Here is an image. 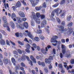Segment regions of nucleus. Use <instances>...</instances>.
Instances as JSON below:
<instances>
[{"label":"nucleus","instance_id":"nucleus-4","mask_svg":"<svg viewBox=\"0 0 74 74\" xmlns=\"http://www.w3.org/2000/svg\"><path fill=\"white\" fill-rule=\"evenodd\" d=\"M29 1L32 5V7H35L36 5L39 3V0H36V3H35V0H29Z\"/></svg>","mask_w":74,"mask_h":74},{"label":"nucleus","instance_id":"nucleus-59","mask_svg":"<svg viewBox=\"0 0 74 74\" xmlns=\"http://www.w3.org/2000/svg\"><path fill=\"white\" fill-rule=\"evenodd\" d=\"M35 69L36 70V72L38 73V69L37 67H36L35 68Z\"/></svg>","mask_w":74,"mask_h":74},{"label":"nucleus","instance_id":"nucleus-5","mask_svg":"<svg viewBox=\"0 0 74 74\" xmlns=\"http://www.w3.org/2000/svg\"><path fill=\"white\" fill-rule=\"evenodd\" d=\"M58 28H60V29H59V31L60 33H63V32H67V28H65L64 29V28L63 26L58 25Z\"/></svg>","mask_w":74,"mask_h":74},{"label":"nucleus","instance_id":"nucleus-1","mask_svg":"<svg viewBox=\"0 0 74 74\" xmlns=\"http://www.w3.org/2000/svg\"><path fill=\"white\" fill-rule=\"evenodd\" d=\"M26 58L28 61L30 62L29 63H31V65L32 66H33V62L31 60H30V59H29V58L28 56H26L25 55H23L22 56L21 58V59L22 61H25L26 60Z\"/></svg>","mask_w":74,"mask_h":74},{"label":"nucleus","instance_id":"nucleus-43","mask_svg":"<svg viewBox=\"0 0 74 74\" xmlns=\"http://www.w3.org/2000/svg\"><path fill=\"white\" fill-rule=\"evenodd\" d=\"M29 49H25V51L26 52H27V53H30V51Z\"/></svg>","mask_w":74,"mask_h":74},{"label":"nucleus","instance_id":"nucleus-41","mask_svg":"<svg viewBox=\"0 0 74 74\" xmlns=\"http://www.w3.org/2000/svg\"><path fill=\"white\" fill-rule=\"evenodd\" d=\"M25 47L27 49H30V45L29 44H27Z\"/></svg>","mask_w":74,"mask_h":74},{"label":"nucleus","instance_id":"nucleus-17","mask_svg":"<svg viewBox=\"0 0 74 74\" xmlns=\"http://www.w3.org/2000/svg\"><path fill=\"white\" fill-rule=\"evenodd\" d=\"M16 6L17 8H19L21 6V3L20 1H18L16 3Z\"/></svg>","mask_w":74,"mask_h":74},{"label":"nucleus","instance_id":"nucleus-63","mask_svg":"<svg viewBox=\"0 0 74 74\" xmlns=\"http://www.w3.org/2000/svg\"><path fill=\"white\" fill-rule=\"evenodd\" d=\"M61 42L62 43H65V39H62Z\"/></svg>","mask_w":74,"mask_h":74},{"label":"nucleus","instance_id":"nucleus-38","mask_svg":"<svg viewBox=\"0 0 74 74\" xmlns=\"http://www.w3.org/2000/svg\"><path fill=\"white\" fill-rule=\"evenodd\" d=\"M36 15L37 18H40V16L41 15H40V13L37 12L36 13Z\"/></svg>","mask_w":74,"mask_h":74},{"label":"nucleus","instance_id":"nucleus-61","mask_svg":"<svg viewBox=\"0 0 74 74\" xmlns=\"http://www.w3.org/2000/svg\"><path fill=\"white\" fill-rule=\"evenodd\" d=\"M21 20H23V21H26L27 20V18H23L21 19Z\"/></svg>","mask_w":74,"mask_h":74},{"label":"nucleus","instance_id":"nucleus-18","mask_svg":"<svg viewBox=\"0 0 74 74\" xmlns=\"http://www.w3.org/2000/svg\"><path fill=\"white\" fill-rule=\"evenodd\" d=\"M11 61L13 63V65L14 66H16V61L14 58L12 57L11 58Z\"/></svg>","mask_w":74,"mask_h":74},{"label":"nucleus","instance_id":"nucleus-2","mask_svg":"<svg viewBox=\"0 0 74 74\" xmlns=\"http://www.w3.org/2000/svg\"><path fill=\"white\" fill-rule=\"evenodd\" d=\"M53 56H50L49 58L45 59V62L46 64H49L51 63V60H53Z\"/></svg>","mask_w":74,"mask_h":74},{"label":"nucleus","instance_id":"nucleus-21","mask_svg":"<svg viewBox=\"0 0 74 74\" xmlns=\"http://www.w3.org/2000/svg\"><path fill=\"white\" fill-rule=\"evenodd\" d=\"M23 25L24 27H25V28H28L29 27V25H28V23L27 22H24L23 23Z\"/></svg>","mask_w":74,"mask_h":74},{"label":"nucleus","instance_id":"nucleus-15","mask_svg":"<svg viewBox=\"0 0 74 74\" xmlns=\"http://www.w3.org/2000/svg\"><path fill=\"white\" fill-rule=\"evenodd\" d=\"M0 43L2 45H5V42L3 39H1L0 40Z\"/></svg>","mask_w":74,"mask_h":74},{"label":"nucleus","instance_id":"nucleus-40","mask_svg":"<svg viewBox=\"0 0 74 74\" xmlns=\"http://www.w3.org/2000/svg\"><path fill=\"white\" fill-rule=\"evenodd\" d=\"M18 42L19 44L20 45H24V43H22V42H21V41H18Z\"/></svg>","mask_w":74,"mask_h":74},{"label":"nucleus","instance_id":"nucleus-50","mask_svg":"<svg viewBox=\"0 0 74 74\" xmlns=\"http://www.w3.org/2000/svg\"><path fill=\"white\" fill-rule=\"evenodd\" d=\"M41 65L43 67H45V62H41Z\"/></svg>","mask_w":74,"mask_h":74},{"label":"nucleus","instance_id":"nucleus-3","mask_svg":"<svg viewBox=\"0 0 74 74\" xmlns=\"http://www.w3.org/2000/svg\"><path fill=\"white\" fill-rule=\"evenodd\" d=\"M32 15L34 16L33 17L35 21L38 24H40V20L37 18L36 16V15H35V13L34 12H32Z\"/></svg>","mask_w":74,"mask_h":74},{"label":"nucleus","instance_id":"nucleus-20","mask_svg":"<svg viewBox=\"0 0 74 74\" xmlns=\"http://www.w3.org/2000/svg\"><path fill=\"white\" fill-rule=\"evenodd\" d=\"M3 62L5 64H7L8 63V58L4 59L3 60Z\"/></svg>","mask_w":74,"mask_h":74},{"label":"nucleus","instance_id":"nucleus-25","mask_svg":"<svg viewBox=\"0 0 74 74\" xmlns=\"http://www.w3.org/2000/svg\"><path fill=\"white\" fill-rule=\"evenodd\" d=\"M51 42H58V41H56V39L54 38H52L51 40Z\"/></svg>","mask_w":74,"mask_h":74},{"label":"nucleus","instance_id":"nucleus-30","mask_svg":"<svg viewBox=\"0 0 74 74\" xmlns=\"http://www.w3.org/2000/svg\"><path fill=\"white\" fill-rule=\"evenodd\" d=\"M21 65L23 67H25V68H27V66H26L25 64L23 63V62H22L21 63Z\"/></svg>","mask_w":74,"mask_h":74},{"label":"nucleus","instance_id":"nucleus-39","mask_svg":"<svg viewBox=\"0 0 74 74\" xmlns=\"http://www.w3.org/2000/svg\"><path fill=\"white\" fill-rule=\"evenodd\" d=\"M73 22H70L68 25V26L69 27H71V26H73Z\"/></svg>","mask_w":74,"mask_h":74},{"label":"nucleus","instance_id":"nucleus-53","mask_svg":"<svg viewBox=\"0 0 74 74\" xmlns=\"http://www.w3.org/2000/svg\"><path fill=\"white\" fill-rule=\"evenodd\" d=\"M42 7L43 8H45L47 7V4L45 3V2H44L42 5Z\"/></svg>","mask_w":74,"mask_h":74},{"label":"nucleus","instance_id":"nucleus-58","mask_svg":"<svg viewBox=\"0 0 74 74\" xmlns=\"http://www.w3.org/2000/svg\"><path fill=\"white\" fill-rule=\"evenodd\" d=\"M6 44L8 45H9L10 46V43H9V41H8V40H6Z\"/></svg>","mask_w":74,"mask_h":74},{"label":"nucleus","instance_id":"nucleus-32","mask_svg":"<svg viewBox=\"0 0 74 74\" xmlns=\"http://www.w3.org/2000/svg\"><path fill=\"white\" fill-rule=\"evenodd\" d=\"M20 69L21 70H22L23 73V74H26V73L25 72V71L24 70V68L23 67H21L20 68Z\"/></svg>","mask_w":74,"mask_h":74},{"label":"nucleus","instance_id":"nucleus-10","mask_svg":"<svg viewBox=\"0 0 74 74\" xmlns=\"http://www.w3.org/2000/svg\"><path fill=\"white\" fill-rule=\"evenodd\" d=\"M67 30H68L67 32V33L68 34H71L73 33V31L72 30V28H71V27H68Z\"/></svg>","mask_w":74,"mask_h":74},{"label":"nucleus","instance_id":"nucleus-44","mask_svg":"<svg viewBox=\"0 0 74 74\" xmlns=\"http://www.w3.org/2000/svg\"><path fill=\"white\" fill-rule=\"evenodd\" d=\"M56 20L58 23H60L61 21H60V20L59 18L57 17L56 18Z\"/></svg>","mask_w":74,"mask_h":74},{"label":"nucleus","instance_id":"nucleus-24","mask_svg":"<svg viewBox=\"0 0 74 74\" xmlns=\"http://www.w3.org/2000/svg\"><path fill=\"white\" fill-rule=\"evenodd\" d=\"M3 21L4 23H6L7 22V18L5 16H4L3 17Z\"/></svg>","mask_w":74,"mask_h":74},{"label":"nucleus","instance_id":"nucleus-27","mask_svg":"<svg viewBox=\"0 0 74 74\" xmlns=\"http://www.w3.org/2000/svg\"><path fill=\"white\" fill-rule=\"evenodd\" d=\"M20 65L19 64H18L16 66L15 69L16 70H20Z\"/></svg>","mask_w":74,"mask_h":74},{"label":"nucleus","instance_id":"nucleus-33","mask_svg":"<svg viewBox=\"0 0 74 74\" xmlns=\"http://www.w3.org/2000/svg\"><path fill=\"white\" fill-rule=\"evenodd\" d=\"M72 17L71 16H69L66 18V20L67 21H70Z\"/></svg>","mask_w":74,"mask_h":74},{"label":"nucleus","instance_id":"nucleus-34","mask_svg":"<svg viewBox=\"0 0 74 74\" xmlns=\"http://www.w3.org/2000/svg\"><path fill=\"white\" fill-rule=\"evenodd\" d=\"M58 66L60 69L63 68V65L62 64H59L58 65Z\"/></svg>","mask_w":74,"mask_h":74},{"label":"nucleus","instance_id":"nucleus-48","mask_svg":"<svg viewBox=\"0 0 74 74\" xmlns=\"http://www.w3.org/2000/svg\"><path fill=\"white\" fill-rule=\"evenodd\" d=\"M9 72L10 73V74H16L14 72H12V71L11 70H9Z\"/></svg>","mask_w":74,"mask_h":74},{"label":"nucleus","instance_id":"nucleus-36","mask_svg":"<svg viewBox=\"0 0 74 74\" xmlns=\"http://www.w3.org/2000/svg\"><path fill=\"white\" fill-rule=\"evenodd\" d=\"M39 37L41 40H44V39H45V38H44V36H43L42 35H40Z\"/></svg>","mask_w":74,"mask_h":74},{"label":"nucleus","instance_id":"nucleus-26","mask_svg":"<svg viewBox=\"0 0 74 74\" xmlns=\"http://www.w3.org/2000/svg\"><path fill=\"white\" fill-rule=\"evenodd\" d=\"M31 25L32 26H34L35 25V23H34V20L32 19L31 20Z\"/></svg>","mask_w":74,"mask_h":74},{"label":"nucleus","instance_id":"nucleus-64","mask_svg":"<svg viewBox=\"0 0 74 74\" xmlns=\"http://www.w3.org/2000/svg\"><path fill=\"white\" fill-rule=\"evenodd\" d=\"M3 61H2V60L0 59V65H3Z\"/></svg>","mask_w":74,"mask_h":74},{"label":"nucleus","instance_id":"nucleus-51","mask_svg":"<svg viewBox=\"0 0 74 74\" xmlns=\"http://www.w3.org/2000/svg\"><path fill=\"white\" fill-rule=\"evenodd\" d=\"M32 47L34 48H36L37 47V45H36L35 43H34L32 44Z\"/></svg>","mask_w":74,"mask_h":74},{"label":"nucleus","instance_id":"nucleus-12","mask_svg":"<svg viewBox=\"0 0 74 74\" xmlns=\"http://www.w3.org/2000/svg\"><path fill=\"white\" fill-rule=\"evenodd\" d=\"M3 26L4 27H7V30L8 31L10 32V29L9 26H8V23H7L6 24H3Z\"/></svg>","mask_w":74,"mask_h":74},{"label":"nucleus","instance_id":"nucleus-6","mask_svg":"<svg viewBox=\"0 0 74 74\" xmlns=\"http://www.w3.org/2000/svg\"><path fill=\"white\" fill-rule=\"evenodd\" d=\"M47 25V20H44L41 23V27H44Z\"/></svg>","mask_w":74,"mask_h":74},{"label":"nucleus","instance_id":"nucleus-46","mask_svg":"<svg viewBox=\"0 0 74 74\" xmlns=\"http://www.w3.org/2000/svg\"><path fill=\"white\" fill-rule=\"evenodd\" d=\"M17 51L18 52V53H19V54H22V50H21L20 49H18L17 50Z\"/></svg>","mask_w":74,"mask_h":74},{"label":"nucleus","instance_id":"nucleus-31","mask_svg":"<svg viewBox=\"0 0 74 74\" xmlns=\"http://www.w3.org/2000/svg\"><path fill=\"white\" fill-rule=\"evenodd\" d=\"M17 22L19 23H21L22 22V21H21V18L20 17H17Z\"/></svg>","mask_w":74,"mask_h":74},{"label":"nucleus","instance_id":"nucleus-29","mask_svg":"<svg viewBox=\"0 0 74 74\" xmlns=\"http://www.w3.org/2000/svg\"><path fill=\"white\" fill-rule=\"evenodd\" d=\"M66 3V0H62L60 2V4L62 5L63 4H64Z\"/></svg>","mask_w":74,"mask_h":74},{"label":"nucleus","instance_id":"nucleus-11","mask_svg":"<svg viewBox=\"0 0 74 74\" xmlns=\"http://www.w3.org/2000/svg\"><path fill=\"white\" fill-rule=\"evenodd\" d=\"M17 27L18 28L21 29V30H24V26H23V25L22 24H20L19 25H17Z\"/></svg>","mask_w":74,"mask_h":74},{"label":"nucleus","instance_id":"nucleus-28","mask_svg":"<svg viewBox=\"0 0 74 74\" xmlns=\"http://www.w3.org/2000/svg\"><path fill=\"white\" fill-rule=\"evenodd\" d=\"M40 17L41 19H44L45 18V16L44 14H42L40 15Z\"/></svg>","mask_w":74,"mask_h":74},{"label":"nucleus","instance_id":"nucleus-52","mask_svg":"<svg viewBox=\"0 0 74 74\" xmlns=\"http://www.w3.org/2000/svg\"><path fill=\"white\" fill-rule=\"evenodd\" d=\"M15 35L17 37H19V34L18 32H16L15 33Z\"/></svg>","mask_w":74,"mask_h":74},{"label":"nucleus","instance_id":"nucleus-7","mask_svg":"<svg viewBox=\"0 0 74 74\" xmlns=\"http://www.w3.org/2000/svg\"><path fill=\"white\" fill-rule=\"evenodd\" d=\"M61 48H62V53L63 54H65L66 51V46L64 45H62Z\"/></svg>","mask_w":74,"mask_h":74},{"label":"nucleus","instance_id":"nucleus-37","mask_svg":"<svg viewBox=\"0 0 74 74\" xmlns=\"http://www.w3.org/2000/svg\"><path fill=\"white\" fill-rule=\"evenodd\" d=\"M37 34H41V33H42V30H37Z\"/></svg>","mask_w":74,"mask_h":74},{"label":"nucleus","instance_id":"nucleus-62","mask_svg":"<svg viewBox=\"0 0 74 74\" xmlns=\"http://www.w3.org/2000/svg\"><path fill=\"white\" fill-rule=\"evenodd\" d=\"M12 8H13V10H14V11H15L16 8V7H15V6H12Z\"/></svg>","mask_w":74,"mask_h":74},{"label":"nucleus","instance_id":"nucleus-9","mask_svg":"<svg viewBox=\"0 0 74 74\" xmlns=\"http://www.w3.org/2000/svg\"><path fill=\"white\" fill-rule=\"evenodd\" d=\"M11 17L14 21H15V22H16V19L15 18H16V16L15 13H12Z\"/></svg>","mask_w":74,"mask_h":74},{"label":"nucleus","instance_id":"nucleus-47","mask_svg":"<svg viewBox=\"0 0 74 74\" xmlns=\"http://www.w3.org/2000/svg\"><path fill=\"white\" fill-rule=\"evenodd\" d=\"M70 63L72 64H74V59H72L71 60Z\"/></svg>","mask_w":74,"mask_h":74},{"label":"nucleus","instance_id":"nucleus-23","mask_svg":"<svg viewBox=\"0 0 74 74\" xmlns=\"http://www.w3.org/2000/svg\"><path fill=\"white\" fill-rule=\"evenodd\" d=\"M42 7L41 6H37L35 8V10L36 11H40V10H41Z\"/></svg>","mask_w":74,"mask_h":74},{"label":"nucleus","instance_id":"nucleus-16","mask_svg":"<svg viewBox=\"0 0 74 74\" xmlns=\"http://www.w3.org/2000/svg\"><path fill=\"white\" fill-rule=\"evenodd\" d=\"M27 35L31 39H33V35L31 34V32H28Z\"/></svg>","mask_w":74,"mask_h":74},{"label":"nucleus","instance_id":"nucleus-60","mask_svg":"<svg viewBox=\"0 0 74 74\" xmlns=\"http://www.w3.org/2000/svg\"><path fill=\"white\" fill-rule=\"evenodd\" d=\"M55 12L56 13H59V10H58V8L55 9Z\"/></svg>","mask_w":74,"mask_h":74},{"label":"nucleus","instance_id":"nucleus-19","mask_svg":"<svg viewBox=\"0 0 74 74\" xmlns=\"http://www.w3.org/2000/svg\"><path fill=\"white\" fill-rule=\"evenodd\" d=\"M30 58L32 61L34 62V63H36V59L34 58V57L33 56H30Z\"/></svg>","mask_w":74,"mask_h":74},{"label":"nucleus","instance_id":"nucleus-49","mask_svg":"<svg viewBox=\"0 0 74 74\" xmlns=\"http://www.w3.org/2000/svg\"><path fill=\"white\" fill-rule=\"evenodd\" d=\"M34 40L36 41H39V38L38 37H36L34 38Z\"/></svg>","mask_w":74,"mask_h":74},{"label":"nucleus","instance_id":"nucleus-8","mask_svg":"<svg viewBox=\"0 0 74 74\" xmlns=\"http://www.w3.org/2000/svg\"><path fill=\"white\" fill-rule=\"evenodd\" d=\"M41 51L42 53L44 55H46L47 53V52L46 51H48V48L46 47L45 50L44 49L42 48L41 49Z\"/></svg>","mask_w":74,"mask_h":74},{"label":"nucleus","instance_id":"nucleus-57","mask_svg":"<svg viewBox=\"0 0 74 74\" xmlns=\"http://www.w3.org/2000/svg\"><path fill=\"white\" fill-rule=\"evenodd\" d=\"M60 56L61 58L62 59V58H63V54L62 53H60Z\"/></svg>","mask_w":74,"mask_h":74},{"label":"nucleus","instance_id":"nucleus-45","mask_svg":"<svg viewBox=\"0 0 74 74\" xmlns=\"http://www.w3.org/2000/svg\"><path fill=\"white\" fill-rule=\"evenodd\" d=\"M59 3H56L55 4L53 5V7H57V6H58L59 5Z\"/></svg>","mask_w":74,"mask_h":74},{"label":"nucleus","instance_id":"nucleus-42","mask_svg":"<svg viewBox=\"0 0 74 74\" xmlns=\"http://www.w3.org/2000/svg\"><path fill=\"white\" fill-rule=\"evenodd\" d=\"M11 27L13 29H14L15 27V24L13 22H12L11 23Z\"/></svg>","mask_w":74,"mask_h":74},{"label":"nucleus","instance_id":"nucleus-56","mask_svg":"<svg viewBox=\"0 0 74 74\" xmlns=\"http://www.w3.org/2000/svg\"><path fill=\"white\" fill-rule=\"evenodd\" d=\"M51 64H50L49 66V69L50 70H51L52 69V65H51Z\"/></svg>","mask_w":74,"mask_h":74},{"label":"nucleus","instance_id":"nucleus-22","mask_svg":"<svg viewBox=\"0 0 74 74\" xmlns=\"http://www.w3.org/2000/svg\"><path fill=\"white\" fill-rule=\"evenodd\" d=\"M66 10H63L62 13H61L60 15L61 17L64 16H65V14H66Z\"/></svg>","mask_w":74,"mask_h":74},{"label":"nucleus","instance_id":"nucleus-14","mask_svg":"<svg viewBox=\"0 0 74 74\" xmlns=\"http://www.w3.org/2000/svg\"><path fill=\"white\" fill-rule=\"evenodd\" d=\"M18 14L20 15L21 18L25 17V15L23 12H18Z\"/></svg>","mask_w":74,"mask_h":74},{"label":"nucleus","instance_id":"nucleus-35","mask_svg":"<svg viewBox=\"0 0 74 74\" xmlns=\"http://www.w3.org/2000/svg\"><path fill=\"white\" fill-rule=\"evenodd\" d=\"M44 70L46 73H48V68L47 67H45L44 68Z\"/></svg>","mask_w":74,"mask_h":74},{"label":"nucleus","instance_id":"nucleus-13","mask_svg":"<svg viewBox=\"0 0 74 74\" xmlns=\"http://www.w3.org/2000/svg\"><path fill=\"white\" fill-rule=\"evenodd\" d=\"M13 53L14 54V55H14L15 58H18V56H16L18 55V53L17 51H13Z\"/></svg>","mask_w":74,"mask_h":74},{"label":"nucleus","instance_id":"nucleus-55","mask_svg":"<svg viewBox=\"0 0 74 74\" xmlns=\"http://www.w3.org/2000/svg\"><path fill=\"white\" fill-rule=\"evenodd\" d=\"M51 15L52 17H53L55 16V12H52Z\"/></svg>","mask_w":74,"mask_h":74},{"label":"nucleus","instance_id":"nucleus-54","mask_svg":"<svg viewBox=\"0 0 74 74\" xmlns=\"http://www.w3.org/2000/svg\"><path fill=\"white\" fill-rule=\"evenodd\" d=\"M53 53L54 55L56 54V50L55 49L53 48Z\"/></svg>","mask_w":74,"mask_h":74}]
</instances>
